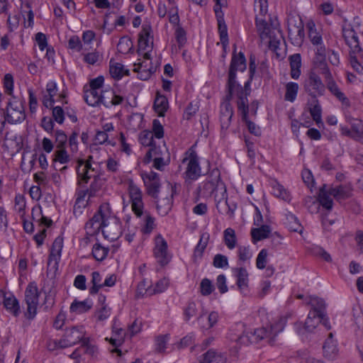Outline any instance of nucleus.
Segmentation results:
<instances>
[{"instance_id": "f257e3e1", "label": "nucleus", "mask_w": 363, "mask_h": 363, "mask_svg": "<svg viewBox=\"0 0 363 363\" xmlns=\"http://www.w3.org/2000/svg\"><path fill=\"white\" fill-rule=\"evenodd\" d=\"M86 228L90 234L101 230L104 237L109 241L118 240L122 234L121 223L108 205L100 208L99 212L86 224Z\"/></svg>"}, {"instance_id": "f03ea898", "label": "nucleus", "mask_w": 363, "mask_h": 363, "mask_svg": "<svg viewBox=\"0 0 363 363\" xmlns=\"http://www.w3.org/2000/svg\"><path fill=\"white\" fill-rule=\"evenodd\" d=\"M255 11L256 13L257 26L260 33V37L270 47L276 49L277 40L274 38V30H272L266 23V16L268 12L267 0H255Z\"/></svg>"}, {"instance_id": "7ed1b4c3", "label": "nucleus", "mask_w": 363, "mask_h": 363, "mask_svg": "<svg viewBox=\"0 0 363 363\" xmlns=\"http://www.w3.org/2000/svg\"><path fill=\"white\" fill-rule=\"evenodd\" d=\"M268 325L259 328L253 331L247 330L238 337H231V340L238 342L240 345H247L256 343L260 340L267 337L270 335H275L284 330V324L279 321L274 325H270V329H267Z\"/></svg>"}, {"instance_id": "20e7f679", "label": "nucleus", "mask_w": 363, "mask_h": 363, "mask_svg": "<svg viewBox=\"0 0 363 363\" xmlns=\"http://www.w3.org/2000/svg\"><path fill=\"white\" fill-rule=\"evenodd\" d=\"M310 304L312 310L309 312L306 322V330L313 331L320 323L327 325V319L325 318L323 309L325 308L324 301L318 297H311Z\"/></svg>"}, {"instance_id": "39448f33", "label": "nucleus", "mask_w": 363, "mask_h": 363, "mask_svg": "<svg viewBox=\"0 0 363 363\" xmlns=\"http://www.w3.org/2000/svg\"><path fill=\"white\" fill-rule=\"evenodd\" d=\"M246 69L245 58L242 53L234 56L231 63V67L229 74L228 90L230 97H241L242 92V87L235 80V72L236 71L243 72Z\"/></svg>"}, {"instance_id": "423d86ee", "label": "nucleus", "mask_w": 363, "mask_h": 363, "mask_svg": "<svg viewBox=\"0 0 363 363\" xmlns=\"http://www.w3.org/2000/svg\"><path fill=\"white\" fill-rule=\"evenodd\" d=\"M141 57L138 62L134 64V72L138 73V76L140 79L147 80L156 71L157 67V62L153 60L152 54L146 55L145 53L139 54Z\"/></svg>"}, {"instance_id": "0eeeda50", "label": "nucleus", "mask_w": 363, "mask_h": 363, "mask_svg": "<svg viewBox=\"0 0 363 363\" xmlns=\"http://www.w3.org/2000/svg\"><path fill=\"white\" fill-rule=\"evenodd\" d=\"M40 291L35 283H30L25 291V301L27 306L26 316L33 319L38 313Z\"/></svg>"}, {"instance_id": "6e6552de", "label": "nucleus", "mask_w": 363, "mask_h": 363, "mask_svg": "<svg viewBox=\"0 0 363 363\" xmlns=\"http://www.w3.org/2000/svg\"><path fill=\"white\" fill-rule=\"evenodd\" d=\"M350 187H338L334 189H326L323 186L320 190L319 201L320 204L326 209H330L333 206V201L328 196V194L333 195L337 199H342L350 196L351 193Z\"/></svg>"}, {"instance_id": "1a4fd4ad", "label": "nucleus", "mask_w": 363, "mask_h": 363, "mask_svg": "<svg viewBox=\"0 0 363 363\" xmlns=\"http://www.w3.org/2000/svg\"><path fill=\"white\" fill-rule=\"evenodd\" d=\"M25 110L21 99L11 96L6 107V118L9 123H18L25 119Z\"/></svg>"}, {"instance_id": "9d476101", "label": "nucleus", "mask_w": 363, "mask_h": 363, "mask_svg": "<svg viewBox=\"0 0 363 363\" xmlns=\"http://www.w3.org/2000/svg\"><path fill=\"white\" fill-rule=\"evenodd\" d=\"M174 191L175 187L172 184L167 183L160 192L157 201V210L161 216H166L170 211Z\"/></svg>"}, {"instance_id": "9b49d317", "label": "nucleus", "mask_w": 363, "mask_h": 363, "mask_svg": "<svg viewBox=\"0 0 363 363\" xmlns=\"http://www.w3.org/2000/svg\"><path fill=\"white\" fill-rule=\"evenodd\" d=\"M153 48V33L149 23H144L142 30L138 35V52L139 54H152Z\"/></svg>"}, {"instance_id": "f8f14e48", "label": "nucleus", "mask_w": 363, "mask_h": 363, "mask_svg": "<svg viewBox=\"0 0 363 363\" xmlns=\"http://www.w3.org/2000/svg\"><path fill=\"white\" fill-rule=\"evenodd\" d=\"M182 163L185 165L184 177L186 182H191L198 179L201 177V169L198 159L195 155H190L188 157L183 160Z\"/></svg>"}, {"instance_id": "ddd939ff", "label": "nucleus", "mask_w": 363, "mask_h": 363, "mask_svg": "<svg viewBox=\"0 0 363 363\" xmlns=\"http://www.w3.org/2000/svg\"><path fill=\"white\" fill-rule=\"evenodd\" d=\"M128 201L127 202L131 203L132 211L135 215L140 216L143 209L141 191L133 182L130 181L128 182Z\"/></svg>"}, {"instance_id": "4468645a", "label": "nucleus", "mask_w": 363, "mask_h": 363, "mask_svg": "<svg viewBox=\"0 0 363 363\" xmlns=\"http://www.w3.org/2000/svg\"><path fill=\"white\" fill-rule=\"evenodd\" d=\"M152 160L154 162V167L158 169H162L169 162V153L163 145L159 150L157 149H150L146 154L145 158V162H150Z\"/></svg>"}, {"instance_id": "2eb2a0df", "label": "nucleus", "mask_w": 363, "mask_h": 363, "mask_svg": "<svg viewBox=\"0 0 363 363\" xmlns=\"http://www.w3.org/2000/svg\"><path fill=\"white\" fill-rule=\"evenodd\" d=\"M64 97L65 96L62 94L58 93L56 82L53 81L48 82L43 95V103L45 106L50 108L53 106L55 101H58L60 99Z\"/></svg>"}, {"instance_id": "dca6fc26", "label": "nucleus", "mask_w": 363, "mask_h": 363, "mask_svg": "<svg viewBox=\"0 0 363 363\" xmlns=\"http://www.w3.org/2000/svg\"><path fill=\"white\" fill-rule=\"evenodd\" d=\"M154 255L157 262L162 264H167L170 260L167 242L161 235L155 238Z\"/></svg>"}, {"instance_id": "f3484780", "label": "nucleus", "mask_w": 363, "mask_h": 363, "mask_svg": "<svg viewBox=\"0 0 363 363\" xmlns=\"http://www.w3.org/2000/svg\"><path fill=\"white\" fill-rule=\"evenodd\" d=\"M93 160L94 156L91 155L86 162L82 160L79 161L77 174L80 183H86L90 178L95 177V169L91 167V162Z\"/></svg>"}, {"instance_id": "a211bd4d", "label": "nucleus", "mask_w": 363, "mask_h": 363, "mask_svg": "<svg viewBox=\"0 0 363 363\" xmlns=\"http://www.w3.org/2000/svg\"><path fill=\"white\" fill-rule=\"evenodd\" d=\"M84 330L82 327L72 328L66 330L62 346L69 347L79 342L84 337Z\"/></svg>"}, {"instance_id": "6ab92c4d", "label": "nucleus", "mask_w": 363, "mask_h": 363, "mask_svg": "<svg viewBox=\"0 0 363 363\" xmlns=\"http://www.w3.org/2000/svg\"><path fill=\"white\" fill-rule=\"evenodd\" d=\"M233 277L236 279V284L242 291H245L249 286V273L244 267H239L232 269Z\"/></svg>"}, {"instance_id": "aec40b11", "label": "nucleus", "mask_w": 363, "mask_h": 363, "mask_svg": "<svg viewBox=\"0 0 363 363\" xmlns=\"http://www.w3.org/2000/svg\"><path fill=\"white\" fill-rule=\"evenodd\" d=\"M350 64L358 73L363 72V50L357 44L350 52Z\"/></svg>"}, {"instance_id": "412c9836", "label": "nucleus", "mask_w": 363, "mask_h": 363, "mask_svg": "<svg viewBox=\"0 0 363 363\" xmlns=\"http://www.w3.org/2000/svg\"><path fill=\"white\" fill-rule=\"evenodd\" d=\"M144 183L147 189L148 193L153 196H156L159 192V179L155 172L143 174Z\"/></svg>"}, {"instance_id": "4be33fe9", "label": "nucleus", "mask_w": 363, "mask_h": 363, "mask_svg": "<svg viewBox=\"0 0 363 363\" xmlns=\"http://www.w3.org/2000/svg\"><path fill=\"white\" fill-rule=\"evenodd\" d=\"M123 96L115 91L108 89L101 93V102L106 107H111L121 103Z\"/></svg>"}, {"instance_id": "5701e85b", "label": "nucleus", "mask_w": 363, "mask_h": 363, "mask_svg": "<svg viewBox=\"0 0 363 363\" xmlns=\"http://www.w3.org/2000/svg\"><path fill=\"white\" fill-rule=\"evenodd\" d=\"M93 302L89 298H86L83 301L75 299L71 303L69 310L71 313L79 315L88 312L91 310Z\"/></svg>"}, {"instance_id": "b1692460", "label": "nucleus", "mask_w": 363, "mask_h": 363, "mask_svg": "<svg viewBox=\"0 0 363 363\" xmlns=\"http://www.w3.org/2000/svg\"><path fill=\"white\" fill-rule=\"evenodd\" d=\"M62 248V239L60 238H56L53 242L52 247L51 250L49 259V265L53 264L55 268L57 267L58 262L61 257Z\"/></svg>"}, {"instance_id": "393cba45", "label": "nucleus", "mask_w": 363, "mask_h": 363, "mask_svg": "<svg viewBox=\"0 0 363 363\" xmlns=\"http://www.w3.org/2000/svg\"><path fill=\"white\" fill-rule=\"evenodd\" d=\"M4 296V305L11 313L17 315L20 312V306L16 298L12 294L4 295V292L0 291V296Z\"/></svg>"}, {"instance_id": "a878e982", "label": "nucleus", "mask_w": 363, "mask_h": 363, "mask_svg": "<svg viewBox=\"0 0 363 363\" xmlns=\"http://www.w3.org/2000/svg\"><path fill=\"white\" fill-rule=\"evenodd\" d=\"M109 72L113 78L120 79L128 75L129 70L121 63L111 60L110 61Z\"/></svg>"}, {"instance_id": "bb28decb", "label": "nucleus", "mask_w": 363, "mask_h": 363, "mask_svg": "<svg viewBox=\"0 0 363 363\" xmlns=\"http://www.w3.org/2000/svg\"><path fill=\"white\" fill-rule=\"evenodd\" d=\"M218 313L216 311H211L208 313L203 315L200 318V323L203 329L208 330L214 327L218 323Z\"/></svg>"}, {"instance_id": "cd10ccee", "label": "nucleus", "mask_w": 363, "mask_h": 363, "mask_svg": "<svg viewBox=\"0 0 363 363\" xmlns=\"http://www.w3.org/2000/svg\"><path fill=\"white\" fill-rule=\"evenodd\" d=\"M351 130H347L343 127L341 128L342 131L345 134H351L354 137L363 138V122L357 118L350 121Z\"/></svg>"}, {"instance_id": "c85d7f7f", "label": "nucleus", "mask_w": 363, "mask_h": 363, "mask_svg": "<svg viewBox=\"0 0 363 363\" xmlns=\"http://www.w3.org/2000/svg\"><path fill=\"white\" fill-rule=\"evenodd\" d=\"M271 230L268 225H260L251 230V235L254 243L269 237Z\"/></svg>"}, {"instance_id": "c756f323", "label": "nucleus", "mask_w": 363, "mask_h": 363, "mask_svg": "<svg viewBox=\"0 0 363 363\" xmlns=\"http://www.w3.org/2000/svg\"><path fill=\"white\" fill-rule=\"evenodd\" d=\"M199 363H225V358L220 353L208 351L199 359Z\"/></svg>"}, {"instance_id": "7c9ffc66", "label": "nucleus", "mask_w": 363, "mask_h": 363, "mask_svg": "<svg viewBox=\"0 0 363 363\" xmlns=\"http://www.w3.org/2000/svg\"><path fill=\"white\" fill-rule=\"evenodd\" d=\"M89 196L87 192L83 191L79 192L74 206V212L80 215L83 210L87 206Z\"/></svg>"}, {"instance_id": "2f4dec72", "label": "nucleus", "mask_w": 363, "mask_h": 363, "mask_svg": "<svg viewBox=\"0 0 363 363\" xmlns=\"http://www.w3.org/2000/svg\"><path fill=\"white\" fill-rule=\"evenodd\" d=\"M101 93L92 89H87L84 93V99L86 104L91 106H98L101 102Z\"/></svg>"}, {"instance_id": "473e14b6", "label": "nucleus", "mask_w": 363, "mask_h": 363, "mask_svg": "<svg viewBox=\"0 0 363 363\" xmlns=\"http://www.w3.org/2000/svg\"><path fill=\"white\" fill-rule=\"evenodd\" d=\"M169 108V103L164 96L157 94L155 100L154 108L159 116H164Z\"/></svg>"}, {"instance_id": "72a5a7b5", "label": "nucleus", "mask_w": 363, "mask_h": 363, "mask_svg": "<svg viewBox=\"0 0 363 363\" xmlns=\"http://www.w3.org/2000/svg\"><path fill=\"white\" fill-rule=\"evenodd\" d=\"M223 240L225 245L229 250H233L237 245V238L235 231L230 228L223 231Z\"/></svg>"}, {"instance_id": "f704fd0d", "label": "nucleus", "mask_w": 363, "mask_h": 363, "mask_svg": "<svg viewBox=\"0 0 363 363\" xmlns=\"http://www.w3.org/2000/svg\"><path fill=\"white\" fill-rule=\"evenodd\" d=\"M152 282L149 279L141 281L137 287V294L140 296H151L152 294Z\"/></svg>"}, {"instance_id": "c9c22d12", "label": "nucleus", "mask_w": 363, "mask_h": 363, "mask_svg": "<svg viewBox=\"0 0 363 363\" xmlns=\"http://www.w3.org/2000/svg\"><path fill=\"white\" fill-rule=\"evenodd\" d=\"M291 75L293 79H298L301 74V60L299 55L290 57Z\"/></svg>"}, {"instance_id": "e433bc0d", "label": "nucleus", "mask_w": 363, "mask_h": 363, "mask_svg": "<svg viewBox=\"0 0 363 363\" xmlns=\"http://www.w3.org/2000/svg\"><path fill=\"white\" fill-rule=\"evenodd\" d=\"M256 267L259 270L266 269L269 263V253L266 249H262L256 257Z\"/></svg>"}, {"instance_id": "4c0bfd02", "label": "nucleus", "mask_w": 363, "mask_h": 363, "mask_svg": "<svg viewBox=\"0 0 363 363\" xmlns=\"http://www.w3.org/2000/svg\"><path fill=\"white\" fill-rule=\"evenodd\" d=\"M43 291L45 294L44 302L48 306H52L55 302L56 295V289L52 283H48L44 285Z\"/></svg>"}, {"instance_id": "58836bf2", "label": "nucleus", "mask_w": 363, "mask_h": 363, "mask_svg": "<svg viewBox=\"0 0 363 363\" xmlns=\"http://www.w3.org/2000/svg\"><path fill=\"white\" fill-rule=\"evenodd\" d=\"M33 220L38 224L49 226L51 220L43 215L42 208L40 206H35L32 210Z\"/></svg>"}, {"instance_id": "ea45409f", "label": "nucleus", "mask_w": 363, "mask_h": 363, "mask_svg": "<svg viewBox=\"0 0 363 363\" xmlns=\"http://www.w3.org/2000/svg\"><path fill=\"white\" fill-rule=\"evenodd\" d=\"M233 115L232 107L229 104H225L222 108L221 126L222 128L227 129L230 123Z\"/></svg>"}, {"instance_id": "a19ab883", "label": "nucleus", "mask_w": 363, "mask_h": 363, "mask_svg": "<svg viewBox=\"0 0 363 363\" xmlns=\"http://www.w3.org/2000/svg\"><path fill=\"white\" fill-rule=\"evenodd\" d=\"M286 225L291 231L298 233L300 234L303 232L302 225L298 222L297 218L293 214L287 215Z\"/></svg>"}, {"instance_id": "79ce46f5", "label": "nucleus", "mask_w": 363, "mask_h": 363, "mask_svg": "<svg viewBox=\"0 0 363 363\" xmlns=\"http://www.w3.org/2000/svg\"><path fill=\"white\" fill-rule=\"evenodd\" d=\"M310 113L315 121L316 124L319 128H322L324 126L323 121H322V111L320 106L318 104V102H315L309 108Z\"/></svg>"}, {"instance_id": "37998d69", "label": "nucleus", "mask_w": 363, "mask_h": 363, "mask_svg": "<svg viewBox=\"0 0 363 363\" xmlns=\"http://www.w3.org/2000/svg\"><path fill=\"white\" fill-rule=\"evenodd\" d=\"M272 193L273 194L284 201L290 199V194L284 188V186L278 182L272 184Z\"/></svg>"}, {"instance_id": "c03bdc74", "label": "nucleus", "mask_w": 363, "mask_h": 363, "mask_svg": "<svg viewBox=\"0 0 363 363\" xmlns=\"http://www.w3.org/2000/svg\"><path fill=\"white\" fill-rule=\"evenodd\" d=\"M298 91V85L295 82H289L286 85L285 99L290 102L295 101Z\"/></svg>"}, {"instance_id": "a18cd8bd", "label": "nucleus", "mask_w": 363, "mask_h": 363, "mask_svg": "<svg viewBox=\"0 0 363 363\" xmlns=\"http://www.w3.org/2000/svg\"><path fill=\"white\" fill-rule=\"evenodd\" d=\"M169 286V280L167 278H162L152 283V294L156 295L164 292Z\"/></svg>"}, {"instance_id": "49530a36", "label": "nucleus", "mask_w": 363, "mask_h": 363, "mask_svg": "<svg viewBox=\"0 0 363 363\" xmlns=\"http://www.w3.org/2000/svg\"><path fill=\"white\" fill-rule=\"evenodd\" d=\"M69 161V156L65 147L58 148L53 154L52 162L54 163H60L65 164Z\"/></svg>"}, {"instance_id": "de8ad7c7", "label": "nucleus", "mask_w": 363, "mask_h": 363, "mask_svg": "<svg viewBox=\"0 0 363 363\" xmlns=\"http://www.w3.org/2000/svg\"><path fill=\"white\" fill-rule=\"evenodd\" d=\"M325 74V77L328 79V87L330 90V91L335 96H336L340 101L347 104L346 98L344 96V94L339 90L335 82L330 79V74L328 73V72L326 71Z\"/></svg>"}, {"instance_id": "09e8293b", "label": "nucleus", "mask_w": 363, "mask_h": 363, "mask_svg": "<svg viewBox=\"0 0 363 363\" xmlns=\"http://www.w3.org/2000/svg\"><path fill=\"white\" fill-rule=\"evenodd\" d=\"M108 253V249L101 244H95L92 249V255L97 261L104 260Z\"/></svg>"}, {"instance_id": "8fccbe9b", "label": "nucleus", "mask_w": 363, "mask_h": 363, "mask_svg": "<svg viewBox=\"0 0 363 363\" xmlns=\"http://www.w3.org/2000/svg\"><path fill=\"white\" fill-rule=\"evenodd\" d=\"M103 55L96 50L86 52L84 55V61L89 65H96L102 60Z\"/></svg>"}, {"instance_id": "3c124183", "label": "nucleus", "mask_w": 363, "mask_h": 363, "mask_svg": "<svg viewBox=\"0 0 363 363\" xmlns=\"http://www.w3.org/2000/svg\"><path fill=\"white\" fill-rule=\"evenodd\" d=\"M240 261L242 262H249L253 256V252L250 245L240 246L238 250Z\"/></svg>"}, {"instance_id": "603ef678", "label": "nucleus", "mask_w": 363, "mask_h": 363, "mask_svg": "<svg viewBox=\"0 0 363 363\" xmlns=\"http://www.w3.org/2000/svg\"><path fill=\"white\" fill-rule=\"evenodd\" d=\"M218 32L220 43L223 45V48L225 49L228 43V36L227 26L223 19L218 20Z\"/></svg>"}, {"instance_id": "864d4df0", "label": "nucleus", "mask_w": 363, "mask_h": 363, "mask_svg": "<svg viewBox=\"0 0 363 363\" xmlns=\"http://www.w3.org/2000/svg\"><path fill=\"white\" fill-rule=\"evenodd\" d=\"M111 308L107 305H103L101 308L98 309L94 314V317L98 322H104L111 315Z\"/></svg>"}, {"instance_id": "5fc2aeb1", "label": "nucleus", "mask_w": 363, "mask_h": 363, "mask_svg": "<svg viewBox=\"0 0 363 363\" xmlns=\"http://www.w3.org/2000/svg\"><path fill=\"white\" fill-rule=\"evenodd\" d=\"M96 39L95 33L92 30L84 31L82 34V45L84 50H88L92 47V44Z\"/></svg>"}, {"instance_id": "6e6d98bb", "label": "nucleus", "mask_w": 363, "mask_h": 363, "mask_svg": "<svg viewBox=\"0 0 363 363\" xmlns=\"http://www.w3.org/2000/svg\"><path fill=\"white\" fill-rule=\"evenodd\" d=\"M213 265L218 269H227L229 267L228 258L225 255L217 254L214 256Z\"/></svg>"}, {"instance_id": "4d7b16f0", "label": "nucleus", "mask_w": 363, "mask_h": 363, "mask_svg": "<svg viewBox=\"0 0 363 363\" xmlns=\"http://www.w3.org/2000/svg\"><path fill=\"white\" fill-rule=\"evenodd\" d=\"M133 49V42L128 37L121 38L118 43V50L123 54L128 53Z\"/></svg>"}, {"instance_id": "13d9d810", "label": "nucleus", "mask_w": 363, "mask_h": 363, "mask_svg": "<svg viewBox=\"0 0 363 363\" xmlns=\"http://www.w3.org/2000/svg\"><path fill=\"white\" fill-rule=\"evenodd\" d=\"M308 28L309 29V37L313 45H320L322 43V38L320 35L316 31L315 28V24L313 22L308 23Z\"/></svg>"}, {"instance_id": "bf43d9fd", "label": "nucleus", "mask_w": 363, "mask_h": 363, "mask_svg": "<svg viewBox=\"0 0 363 363\" xmlns=\"http://www.w3.org/2000/svg\"><path fill=\"white\" fill-rule=\"evenodd\" d=\"M214 289L212 281L207 279H203L200 283V292L203 296L210 295Z\"/></svg>"}, {"instance_id": "052dcab7", "label": "nucleus", "mask_w": 363, "mask_h": 363, "mask_svg": "<svg viewBox=\"0 0 363 363\" xmlns=\"http://www.w3.org/2000/svg\"><path fill=\"white\" fill-rule=\"evenodd\" d=\"M324 352L328 357H333L337 353V348L335 342L329 339L324 345Z\"/></svg>"}, {"instance_id": "680f3d73", "label": "nucleus", "mask_w": 363, "mask_h": 363, "mask_svg": "<svg viewBox=\"0 0 363 363\" xmlns=\"http://www.w3.org/2000/svg\"><path fill=\"white\" fill-rule=\"evenodd\" d=\"M124 340V333L122 329L116 328L113 330V335L110 338L111 343L114 346H119Z\"/></svg>"}, {"instance_id": "e2e57ef3", "label": "nucleus", "mask_w": 363, "mask_h": 363, "mask_svg": "<svg viewBox=\"0 0 363 363\" xmlns=\"http://www.w3.org/2000/svg\"><path fill=\"white\" fill-rule=\"evenodd\" d=\"M15 210L19 213L21 217L24 216L26 208L25 198L21 194H17L15 197Z\"/></svg>"}, {"instance_id": "0e129e2a", "label": "nucleus", "mask_w": 363, "mask_h": 363, "mask_svg": "<svg viewBox=\"0 0 363 363\" xmlns=\"http://www.w3.org/2000/svg\"><path fill=\"white\" fill-rule=\"evenodd\" d=\"M35 45L41 51H45L50 46L48 45V39L45 34L43 33H38L35 37Z\"/></svg>"}, {"instance_id": "69168bd1", "label": "nucleus", "mask_w": 363, "mask_h": 363, "mask_svg": "<svg viewBox=\"0 0 363 363\" xmlns=\"http://www.w3.org/2000/svg\"><path fill=\"white\" fill-rule=\"evenodd\" d=\"M68 46L74 52H81L84 50L82 43L77 36H73L69 40Z\"/></svg>"}, {"instance_id": "338daca9", "label": "nucleus", "mask_w": 363, "mask_h": 363, "mask_svg": "<svg viewBox=\"0 0 363 363\" xmlns=\"http://www.w3.org/2000/svg\"><path fill=\"white\" fill-rule=\"evenodd\" d=\"M21 13L19 12L10 14L8 17V25L11 30L16 29L20 23Z\"/></svg>"}, {"instance_id": "774afa93", "label": "nucleus", "mask_w": 363, "mask_h": 363, "mask_svg": "<svg viewBox=\"0 0 363 363\" xmlns=\"http://www.w3.org/2000/svg\"><path fill=\"white\" fill-rule=\"evenodd\" d=\"M169 336L167 335L158 337L155 340V348L158 352H164L167 349Z\"/></svg>"}]
</instances>
